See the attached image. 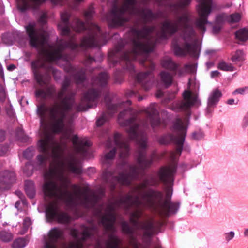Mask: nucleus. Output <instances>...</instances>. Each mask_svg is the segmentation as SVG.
Instances as JSON below:
<instances>
[{"mask_svg": "<svg viewBox=\"0 0 248 248\" xmlns=\"http://www.w3.org/2000/svg\"><path fill=\"white\" fill-rule=\"evenodd\" d=\"M42 129L41 139L37 143L38 151L43 155L37 156L39 165H42L51 155L53 162L45 174L46 182L43 186L46 197L53 198L46 208V216L48 221H57L62 224L69 223L71 217L60 210L59 201L64 202L69 207L81 205L86 208H92L99 202L100 197L91 191L88 186L81 190L76 184L70 186V181L65 175V170L77 174L82 172L81 162L73 154L68 151L67 140L70 132L65 129V121L70 122L73 118H49L51 121L49 130L45 123L46 118H40Z\"/></svg>", "mask_w": 248, "mask_h": 248, "instance_id": "1", "label": "nucleus"}, {"mask_svg": "<svg viewBox=\"0 0 248 248\" xmlns=\"http://www.w3.org/2000/svg\"><path fill=\"white\" fill-rule=\"evenodd\" d=\"M88 34L81 40L78 44L76 43L73 36L68 41L60 40L54 44H48V35L44 30H37L35 25L29 24L26 29L30 39V45L38 49V57L31 63V68L34 78L40 85H46V89H38L35 92L37 98L46 99L52 98L56 93L54 85H49L51 79L50 73H52L55 80L61 77V72L51 65H47L46 62H55L62 60L66 63L64 68L65 71L73 73L74 69L68 62L69 56L63 54V50L70 48L77 51L79 48H84L93 46H100L104 40V35L99 27L94 23H88Z\"/></svg>", "mask_w": 248, "mask_h": 248, "instance_id": "2", "label": "nucleus"}, {"mask_svg": "<svg viewBox=\"0 0 248 248\" xmlns=\"http://www.w3.org/2000/svg\"><path fill=\"white\" fill-rule=\"evenodd\" d=\"M176 170L175 165H170L161 168L158 172L160 180L167 186L164 200L161 192L148 188V186L157 184L156 178L150 176L133 188L125 196L114 202H110L107 205L100 206L97 209L96 214L101 217V223L105 230L112 232L115 231V210L119 207L127 210L134 206L135 209L132 213L139 210L142 214L143 208H150L157 210L163 216L175 214L179 208L180 204L178 202H170V199L173 192L171 185L173 184Z\"/></svg>", "mask_w": 248, "mask_h": 248, "instance_id": "3", "label": "nucleus"}, {"mask_svg": "<svg viewBox=\"0 0 248 248\" xmlns=\"http://www.w3.org/2000/svg\"><path fill=\"white\" fill-rule=\"evenodd\" d=\"M189 15L184 13L182 15L174 20H166L163 22L161 31L156 33L155 26H147L138 30L134 27L131 29L132 35V48L130 51L121 53L123 46H118L108 53L109 60L114 64L117 61L114 57H120L121 60L126 61V68L130 71H134V67L131 61L141 56L140 62L143 63L147 60L148 53L153 51L155 45L158 41V39H166L168 35L176 32L180 28H183L182 37L184 44L181 47L178 41L174 39L172 45L176 55L185 56L189 55L193 57L198 56V46L197 44V34L193 27L189 25Z\"/></svg>", "mask_w": 248, "mask_h": 248, "instance_id": "4", "label": "nucleus"}, {"mask_svg": "<svg viewBox=\"0 0 248 248\" xmlns=\"http://www.w3.org/2000/svg\"><path fill=\"white\" fill-rule=\"evenodd\" d=\"M130 105V100L115 104L107 103L108 115L110 117L118 109L126 107L124 111L120 113L118 118V123L121 126L128 127L126 131L129 139L135 140L138 145L136 155L137 165H129L124 163L122 167L123 171L119 172L117 176H115V171H107L103 173V179L108 184L111 191H113L117 185H129L133 179L136 178L144 169L149 167L152 162L151 159L147 158L146 156L147 147L146 135L140 131L136 117L132 115L131 109L129 107Z\"/></svg>", "mask_w": 248, "mask_h": 248, "instance_id": "5", "label": "nucleus"}, {"mask_svg": "<svg viewBox=\"0 0 248 248\" xmlns=\"http://www.w3.org/2000/svg\"><path fill=\"white\" fill-rule=\"evenodd\" d=\"M133 15L140 17L145 24L160 17L161 13H154L149 9L139 7L135 0H123V4L120 7H113L107 15V19L109 25L115 27L124 25Z\"/></svg>", "mask_w": 248, "mask_h": 248, "instance_id": "6", "label": "nucleus"}, {"mask_svg": "<svg viewBox=\"0 0 248 248\" xmlns=\"http://www.w3.org/2000/svg\"><path fill=\"white\" fill-rule=\"evenodd\" d=\"M81 229V233L77 229L70 230V234L75 240L70 242L65 248H82L83 241L97 232L96 227L93 225L90 227L82 225ZM63 237L64 232L62 229L58 227L51 229L48 233V238L45 240L44 248H57L56 243L59 240L62 239Z\"/></svg>", "mask_w": 248, "mask_h": 248, "instance_id": "7", "label": "nucleus"}, {"mask_svg": "<svg viewBox=\"0 0 248 248\" xmlns=\"http://www.w3.org/2000/svg\"><path fill=\"white\" fill-rule=\"evenodd\" d=\"M141 216V211L139 210L134 213H131L130 221L136 229L144 231L143 241L145 243L144 248H149L151 241V238L155 233L156 228L160 227L162 225V223L160 221L155 222L153 219L145 221H139L138 219ZM155 248H160L156 247Z\"/></svg>", "mask_w": 248, "mask_h": 248, "instance_id": "8", "label": "nucleus"}, {"mask_svg": "<svg viewBox=\"0 0 248 248\" xmlns=\"http://www.w3.org/2000/svg\"><path fill=\"white\" fill-rule=\"evenodd\" d=\"M199 2L197 6L199 15L194 22L195 27L202 34L206 31V26L211 24L208 20V17L212 11V0H197Z\"/></svg>", "mask_w": 248, "mask_h": 248, "instance_id": "9", "label": "nucleus"}, {"mask_svg": "<svg viewBox=\"0 0 248 248\" xmlns=\"http://www.w3.org/2000/svg\"><path fill=\"white\" fill-rule=\"evenodd\" d=\"M173 130L176 132L177 135L174 138V141L177 145L176 153L171 155L172 159L175 158L176 154L180 155L183 147V143L186 133V127L184 121L180 118H177L173 122Z\"/></svg>", "mask_w": 248, "mask_h": 248, "instance_id": "10", "label": "nucleus"}, {"mask_svg": "<svg viewBox=\"0 0 248 248\" xmlns=\"http://www.w3.org/2000/svg\"><path fill=\"white\" fill-rule=\"evenodd\" d=\"M113 140L108 139L107 142L108 148L115 146L119 150V156L121 158H124L129 155V148L126 140L122 136L116 133L113 137Z\"/></svg>", "mask_w": 248, "mask_h": 248, "instance_id": "11", "label": "nucleus"}, {"mask_svg": "<svg viewBox=\"0 0 248 248\" xmlns=\"http://www.w3.org/2000/svg\"><path fill=\"white\" fill-rule=\"evenodd\" d=\"M100 94L98 90L90 89L86 93L80 104L77 107L78 111H84L96 106V100Z\"/></svg>", "mask_w": 248, "mask_h": 248, "instance_id": "12", "label": "nucleus"}, {"mask_svg": "<svg viewBox=\"0 0 248 248\" xmlns=\"http://www.w3.org/2000/svg\"><path fill=\"white\" fill-rule=\"evenodd\" d=\"M72 141L75 152L80 154L83 157L85 156L87 148L91 146L90 141L86 138L79 139L77 135H74Z\"/></svg>", "mask_w": 248, "mask_h": 248, "instance_id": "13", "label": "nucleus"}, {"mask_svg": "<svg viewBox=\"0 0 248 248\" xmlns=\"http://www.w3.org/2000/svg\"><path fill=\"white\" fill-rule=\"evenodd\" d=\"M16 180L14 172L9 170L2 171L0 172V191L8 188L9 185Z\"/></svg>", "mask_w": 248, "mask_h": 248, "instance_id": "14", "label": "nucleus"}, {"mask_svg": "<svg viewBox=\"0 0 248 248\" xmlns=\"http://www.w3.org/2000/svg\"><path fill=\"white\" fill-rule=\"evenodd\" d=\"M61 22L58 25V28L62 35L70 36V25L69 18L70 13L67 11H64L61 13Z\"/></svg>", "mask_w": 248, "mask_h": 248, "instance_id": "15", "label": "nucleus"}, {"mask_svg": "<svg viewBox=\"0 0 248 248\" xmlns=\"http://www.w3.org/2000/svg\"><path fill=\"white\" fill-rule=\"evenodd\" d=\"M148 119L150 121L153 129L158 126L160 124L159 114L156 108V104H151L145 109Z\"/></svg>", "mask_w": 248, "mask_h": 248, "instance_id": "16", "label": "nucleus"}, {"mask_svg": "<svg viewBox=\"0 0 248 248\" xmlns=\"http://www.w3.org/2000/svg\"><path fill=\"white\" fill-rule=\"evenodd\" d=\"M183 98L184 101L180 102L178 106L182 110H186L196 103L197 95L189 91H185L183 93Z\"/></svg>", "mask_w": 248, "mask_h": 248, "instance_id": "17", "label": "nucleus"}, {"mask_svg": "<svg viewBox=\"0 0 248 248\" xmlns=\"http://www.w3.org/2000/svg\"><path fill=\"white\" fill-rule=\"evenodd\" d=\"M18 9L21 12L29 9H37L46 0H16Z\"/></svg>", "mask_w": 248, "mask_h": 248, "instance_id": "18", "label": "nucleus"}, {"mask_svg": "<svg viewBox=\"0 0 248 248\" xmlns=\"http://www.w3.org/2000/svg\"><path fill=\"white\" fill-rule=\"evenodd\" d=\"M121 226L123 232L129 235V243L133 248H140L137 237L134 235V229L126 221L122 222Z\"/></svg>", "mask_w": 248, "mask_h": 248, "instance_id": "19", "label": "nucleus"}, {"mask_svg": "<svg viewBox=\"0 0 248 248\" xmlns=\"http://www.w3.org/2000/svg\"><path fill=\"white\" fill-rule=\"evenodd\" d=\"M152 75L150 71L140 73L137 76V81L146 90H149L152 85Z\"/></svg>", "mask_w": 248, "mask_h": 248, "instance_id": "20", "label": "nucleus"}, {"mask_svg": "<svg viewBox=\"0 0 248 248\" xmlns=\"http://www.w3.org/2000/svg\"><path fill=\"white\" fill-rule=\"evenodd\" d=\"M108 78L109 76L106 72L101 73L97 78L93 79V85L104 87L107 84Z\"/></svg>", "mask_w": 248, "mask_h": 248, "instance_id": "21", "label": "nucleus"}, {"mask_svg": "<svg viewBox=\"0 0 248 248\" xmlns=\"http://www.w3.org/2000/svg\"><path fill=\"white\" fill-rule=\"evenodd\" d=\"M221 96V92L218 90H214L210 94L208 99V106L212 107L215 105L219 101Z\"/></svg>", "mask_w": 248, "mask_h": 248, "instance_id": "22", "label": "nucleus"}, {"mask_svg": "<svg viewBox=\"0 0 248 248\" xmlns=\"http://www.w3.org/2000/svg\"><path fill=\"white\" fill-rule=\"evenodd\" d=\"M162 66L171 71H175L178 68V65L170 57H166L161 61Z\"/></svg>", "mask_w": 248, "mask_h": 248, "instance_id": "23", "label": "nucleus"}, {"mask_svg": "<svg viewBox=\"0 0 248 248\" xmlns=\"http://www.w3.org/2000/svg\"><path fill=\"white\" fill-rule=\"evenodd\" d=\"M191 0H180L176 3L170 5L171 10L177 14L179 10L187 6L190 2Z\"/></svg>", "mask_w": 248, "mask_h": 248, "instance_id": "24", "label": "nucleus"}, {"mask_svg": "<svg viewBox=\"0 0 248 248\" xmlns=\"http://www.w3.org/2000/svg\"><path fill=\"white\" fill-rule=\"evenodd\" d=\"M25 190L29 198H33L35 194V190L34 183L32 181L27 180L25 181Z\"/></svg>", "mask_w": 248, "mask_h": 248, "instance_id": "25", "label": "nucleus"}, {"mask_svg": "<svg viewBox=\"0 0 248 248\" xmlns=\"http://www.w3.org/2000/svg\"><path fill=\"white\" fill-rule=\"evenodd\" d=\"M235 38L238 41L245 42L248 39V29L242 28L235 32Z\"/></svg>", "mask_w": 248, "mask_h": 248, "instance_id": "26", "label": "nucleus"}, {"mask_svg": "<svg viewBox=\"0 0 248 248\" xmlns=\"http://www.w3.org/2000/svg\"><path fill=\"white\" fill-rule=\"evenodd\" d=\"M116 149L113 148L108 152L106 153L104 156L102 158V162L103 164H108L114 159L116 154Z\"/></svg>", "mask_w": 248, "mask_h": 248, "instance_id": "27", "label": "nucleus"}, {"mask_svg": "<svg viewBox=\"0 0 248 248\" xmlns=\"http://www.w3.org/2000/svg\"><path fill=\"white\" fill-rule=\"evenodd\" d=\"M161 81L164 84L168 86L170 85L172 81V77L168 72L163 71L160 73Z\"/></svg>", "mask_w": 248, "mask_h": 248, "instance_id": "28", "label": "nucleus"}, {"mask_svg": "<svg viewBox=\"0 0 248 248\" xmlns=\"http://www.w3.org/2000/svg\"><path fill=\"white\" fill-rule=\"evenodd\" d=\"M71 26L76 32H80L85 29L84 23L78 19H75Z\"/></svg>", "mask_w": 248, "mask_h": 248, "instance_id": "29", "label": "nucleus"}, {"mask_svg": "<svg viewBox=\"0 0 248 248\" xmlns=\"http://www.w3.org/2000/svg\"><path fill=\"white\" fill-rule=\"evenodd\" d=\"M245 53L242 50H237L232 55L231 60L233 62H243L245 60Z\"/></svg>", "mask_w": 248, "mask_h": 248, "instance_id": "30", "label": "nucleus"}, {"mask_svg": "<svg viewBox=\"0 0 248 248\" xmlns=\"http://www.w3.org/2000/svg\"><path fill=\"white\" fill-rule=\"evenodd\" d=\"M217 67L221 70L225 71H233L234 67L231 63H228L224 61H221L218 64Z\"/></svg>", "mask_w": 248, "mask_h": 248, "instance_id": "31", "label": "nucleus"}, {"mask_svg": "<svg viewBox=\"0 0 248 248\" xmlns=\"http://www.w3.org/2000/svg\"><path fill=\"white\" fill-rule=\"evenodd\" d=\"M12 234L6 231H2L0 232V240L4 242H8L11 241L13 239Z\"/></svg>", "mask_w": 248, "mask_h": 248, "instance_id": "32", "label": "nucleus"}, {"mask_svg": "<svg viewBox=\"0 0 248 248\" xmlns=\"http://www.w3.org/2000/svg\"><path fill=\"white\" fill-rule=\"evenodd\" d=\"M27 244V241L24 238H19L15 240L12 244L13 248H23Z\"/></svg>", "mask_w": 248, "mask_h": 248, "instance_id": "33", "label": "nucleus"}, {"mask_svg": "<svg viewBox=\"0 0 248 248\" xmlns=\"http://www.w3.org/2000/svg\"><path fill=\"white\" fill-rule=\"evenodd\" d=\"M241 18L240 14L236 13L230 15H227V21L230 23H234L239 22Z\"/></svg>", "mask_w": 248, "mask_h": 248, "instance_id": "34", "label": "nucleus"}, {"mask_svg": "<svg viewBox=\"0 0 248 248\" xmlns=\"http://www.w3.org/2000/svg\"><path fill=\"white\" fill-rule=\"evenodd\" d=\"M16 135L18 140L21 142H27L29 138L24 135L23 129L21 128H19L17 129Z\"/></svg>", "mask_w": 248, "mask_h": 248, "instance_id": "35", "label": "nucleus"}, {"mask_svg": "<svg viewBox=\"0 0 248 248\" xmlns=\"http://www.w3.org/2000/svg\"><path fill=\"white\" fill-rule=\"evenodd\" d=\"M227 15L221 14L217 16L216 17L215 24L221 26L225 22L227 21Z\"/></svg>", "mask_w": 248, "mask_h": 248, "instance_id": "36", "label": "nucleus"}, {"mask_svg": "<svg viewBox=\"0 0 248 248\" xmlns=\"http://www.w3.org/2000/svg\"><path fill=\"white\" fill-rule=\"evenodd\" d=\"M34 152L35 150L33 147H29L24 152L23 155L26 158L30 159L33 156Z\"/></svg>", "mask_w": 248, "mask_h": 248, "instance_id": "37", "label": "nucleus"}, {"mask_svg": "<svg viewBox=\"0 0 248 248\" xmlns=\"http://www.w3.org/2000/svg\"><path fill=\"white\" fill-rule=\"evenodd\" d=\"M94 13V8L92 6L88 8L87 11L84 13V16L87 20H90L93 17Z\"/></svg>", "mask_w": 248, "mask_h": 248, "instance_id": "38", "label": "nucleus"}, {"mask_svg": "<svg viewBox=\"0 0 248 248\" xmlns=\"http://www.w3.org/2000/svg\"><path fill=\"white\" fill-rule=\"evenodd\" d=\"M248 93V87H245L244 88H238L235 90L233 92V94L235 95L237 94H244L245 93Z\"/></svg>", "mask_w": 248, "mask_h": 248, "instance_id": "39", "label": "nucleus"}, {"mask_svg": "<svg viewBox=\"0 0 248 248\" xmlns=\"http://www.w3.org/2000/svg\"><path fill=\"white\" fill-rule=\"evenodd\" d=\"M107 116L106 114H103L102 116L98 119L96 121V124L97 126H102L104 123L107 121Z\"/></svg>", "mask_w": 248, "mask_h": 248, "instance_id": "40", "label": "nucleus"}, {"mask_svg": "<svg viewBox=\"0 0 248 248\" xmlns=\"http://www.w3.org/2000/svg\"><path fill=\"white\" fill-rule=\"evenodd\" d=\"M204 134L202 131L195 132L192 134V137L196 140H200L203 137Z\"/></svg>", "mask_w": 248, "mask_h": 248, "instance_id": "41", "label": "nucleus"}, {"mask_svg": "<svg viewBox=\"0 0 248 248\" xmlns=\"http://www.w3.org/2000/svg\"><path fill=\"white\" fill-rule=\"evenodd\" d=\"M8 150L9 147L7 145L0 144V156L4 155Z\"/></svg>", "mask_w": 248, "mask_h": 248, "instance_id": "42", "label": "nucleus"}, {"mask_svg": "<svg viewBox=\"0 0 248 248\" xmlns=\"http://www.w3.org/2000/svg\"><path fill=\"white\" fill-rule=\"evenodd\" d=\"M185 71L189 73H194L196 70V67L194 64H187L186 65Z\"/></svg>", "mask_w": 248, "mask_h": 248, "instance_id": "43", "label": "nucleus"}, {"mask_svg": "<svg viewBox=\"0 0 248 248\" xmlns=\"http://www.w3.org/2000/svg\"><path fill=\"white\" fill-rule=\"evenodd\" d=\"M47 18V13L46 12H43L41 15L40 17L39 18V22L44 24L46 22Z\"/></svg>", "mask_w": 248, "mask_h": 248, "instance_id": "44", "label": "nucleus"}, {"mask_svg": "<svg viewBox=\"0 0 248 248\" xmlns=\"http://www.w3.org/2000/svg\"><path fill=\"white\" fill-rule=\"evenodd\" d=\"M221 28V26L216 24L213 28V32L214 34L218 33L220 31Z\"/></svg>", "mask_w": 248, "mask_h": 248, "instance_id": "45", "label": "nucleus"}, {"mask_svg": "<svg viewBox=\"0 0 248 248\" xmlns=\"http://www.w3.org/2000/svg\"><path fill=\"white\" fill-rule=\"evenodd\" d=\"M234 236V232L232 231L226 234V239L227 241H230Z\"/></svg>", "mask_w": 248, "mask_h": 248, "instance_id": "46", "label": "nucleus"}, {"mask_svg": "<svg viewBox=\"0 0 248 248\" xmlns=\"http://www.w3.org/2000/svg\"><path fill=\"white\" fill-rule=\"evenodd\" d=\"M6 111L7 114L10 116L14 115L13 109L11 105H9L8 108H6Z\"/></svg>", "mask_w": 248, "mask_h": 248, "instance_id": "47", "label": "nucleus"}, {"mask_svg": "<svg viewBox=\"0 0 248 248\" xmlns=\"http://www.w3.org/2000/svg\"><path fill=\"white\" fill-rule=\"evenodd\" d=\"M5 134L4 131H0V142H2L5 140Z\"/></svg>", "mask_w": 248, "mask_h": 248, "instance_id": "48", "label": "nucleus"}, {"mask_svg": "<svg viewBox=\"0 0 248 248\" xmlns=\"http://www.w3.org/2000/svg\"><path fill=\"white\" fill-rule=\"evenodd\" d=\"M219 73H220L217 70L213 71L211 72V76L212 78L216 77L218 76Z\"/></svg>", "mask_w": 248, "mask_h": 248, "instance_id": "49", "label": "nucleus"}, {"mask_svg": "<svg viewBox=\"0 0 248 248\" xmlns=\"http://www.w3.org/2000/svg\"><path fill=\"white\" fill-rule=\"evenodd\" d=\"M63 0H50L53 4H61Z\"/></svg>", "mask_w": 248, "mask_h": 248, "instance_id": "50", "label": "nucleus"}, {"mask_svg": "<svg viewBox=\"0 0 248 248\" xmlns=\"http://www.w3.org/2000/svg\"><path fill=\"white\" fill-rule=\"evenodd\" d=\"M24 224L27 226H29V225H30L31 224V221L28 218H25L24 220Z\"/></svg>", "mask_w": 248, "mask_h": 248, "instance_id": "51", "label": "nucleus"}, {"mask_svg": "<svg viewBox=\"0 0 248 248\" xmlns=\"http://www.w3.org/2000/svg\"><path fill=\"white\" fill-rule=\"evenodd\" d=\"M16 68V66L14 64H10L7 67V69L9 71H13Z\"/></svg>", "mask_w": 248, "mask_h": 248, "instance_id": "52", "label": "nucleus"}, {"mask_svg": "<svg viewBox=\"0 0 248 248\" xmlns=\"http://www.w3.org/2000/svg\"><path fill=\"white\" fill-rule=\"evenodd\" d=\"M93 61H95V59L91 57H88L87 60H86V63L88 62H92Z\"/></svg>", "mask_w": 248, "mask_h": 248, "instance_id": "53", "label": "nucleus"}, {"mask_svg": "<svg viewBox=\"0 0 248 248\" xmlns=\"http://www.w3.org/2000/svg\"><path fill=\"white\" fill-rule=\"evenodd\" d=\"M134 94H135V93H134V91H129V92H127V93H126V95H127V96H132L133 95H134Z\"/></svg>", "mask_w": 248, "mask_h": 248, "instance_id": "54", "label": "nucleus"}, {"mask_svg": "<svg viewBox=\"0 0 248 248\" xmlns=\"http://www.w3.org/2000/svg\"><path fill=\"white\" fill-rule=\"evenodd\" d=\"M227 103L229 105H232L234 103V100L233 99H230L227 101Z\"/></svg>", "mask_w": 248, "mask_h": 248, "instance_id": "55", "label": "nucleus"}, {"mask_svg": "<svg viewBox=\"0 0 248 248\" xmlns=\"http://www.w3.org/2000/svg\"><path fill=\"white\" fill-rule=\"evenodd\" d=\"M162 95L163 93L161 91H158L156 94L157 97H160L161 96H162Z\"/></svg>", "mask_w": 248, "mask_h": 248, "instance_id": "56", "label": "nucleus"}, {"mask_svg": "<svg viewBox=\"0 0 248 248\" xmlns=\"http://www.w3.org/2000/svg\"><path fill=\"white\" fill-rule=\"evenodd\" d=\"M25 167H29V168H31V170H32V169H33V166H32V165L31 164L29 163H27V164H26V166H25Z\"/></svg>", "mask_w": 248, "mask_h": 248, "instance_id": "57", "label": "nucleus"}, {"mask_svg": "<svg viewBox=\"0 0 248 248\" xmlns=\"http://www.w3.org/2000/svg\"><path fill=\"white\" fill-rule=\"evenodd\" d=\"M0 93L2 95H4V90L2 87L0 85Z\"/></svg>", "mask_w": 248, "mask_h": 248, "instance_id": "58", "label": "nucleus"}, {"mask_svg": "<svg viewBox=\"0 0 248 248\" xmlns=\"http://www.w3.org/2000/svg\"><path fill=\"white\" fill-rule=\"evenodd\" d=\"M20 205V202L19 201H17L15 204V207L16 208H18V206H19Z\"/></svg>", "mask_w": 248, "mask_h": 248, "instance_id": "59", "label": "nucleus"}, {"mask_svg": "<svg viewBox=\"0 0 248 248\" xmlns=\"http://www.w3.org/2000/svg\"><path fill=\"white\" fill-rule=\"evenodd\" d=\"M244 235L246 236H248V229L245 230L244 232Z\"/></svg>", "mask_w": 248, "mask_h": 248, "instance_id": "60", "label": "nucleus"}, {"mask_svg": "<svg viewBox=\"0 0 248 248\" xmlns=\"http://www.w3.org/2000/svg\"><path fill=\"white\" fill-rule=\"evenodd\" d=\"M143 125L145 127H147L148 126V124L147 122H145L143 124Z\"/></svg>", "mask_w": 248, "mask_h": 248, "instance_id": "61", "label": "nucleus"}, {"mask_svg": "<svg viewBox=\"0 0 248 248\" xmlns=\"http://www.w3.org/2000/svg\"><path fill=\"white\" fill-rule=\"evenodd\" d=\"M142 99H143V98L142 97H140L138 98V100L139 101H141Z\"/></svg>", "mask_w": 248, "mask_h": 248, "instance_id": "62", "label": "nucleus"}, {"mask_svg": "<svg viewBox=\"0 0 248 248\" xmlns=\"http://www.w3.org/2000/svg\"><path fill=\"white\" fill-rule=\"evenodd\" d=\"M206 53H207V54H210V53H211V52L210 51H206Z\"/></svg>", "mask_w": 248, "mask_h": 248, "instance_id": "63", "label": "nucleus"}, {"mask_svg": "<svg viewBox=\"0 0 248 248\" xmlns=\"http://www.w3.org/2000/svg\"><path fill=\"white\" fill-rule=\"evenodd\" d=\"M105 100H106V101L107 100V96H106V97H105Z\"/></svg>", "mask_w": 248, "mask_h": 248, "instance_id": "64", "label": "nucleus"}]
</instances>
